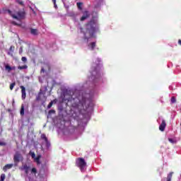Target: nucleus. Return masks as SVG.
<instances>
[{
	"label": "nucleus",
	"mask_w": 181,
	"mask_h": 181,
	"mask_svg": "<svg viewBox=\"0 0 181 181\" xmlns=\"http://www.w3.org/2000/svg\"><path fill=\"white\" fill-rule=\"evenodd\" d=\"M30 153H31L32 158H35L36 157V154H35V153L30 152Z\"/></svg>",
	"instance_id": "obj_29"
},
{
	"label": "nucleus",
	"mask_w": 181,
	"mask_h": 181,
	"mask_svg": "<svg viewBox=\"0 0 181 181\" xmlns=\"http://www.w3.org/2000/svg\"><path fill=\"white\" fill-rule=\"evenodd\" d=\"M21 170H24L25 175L28 176V175H29V170H30V167L28 166V165L25 164L23 165H22V167L21 168Z\"/></svg>",
	"instance_id": "obj_9"
},
{
	"label": "nucleus",
	"mask_w": 181,
	"mask_h": 181,
	"mask_svg": "<svg viewBox=\"0 0 181 181\" xmlns=\"http://www.w3.org/2000/svg\"><path fill=\"white\" fill-rule=\"evenodd\" d=\"M97 94V90L93 89L89 93H86L80 88V84H77L72 89H66L64 93L62 102L66 105L71 106V110L76 115L81 114L83 110H87L90 105H93V97Z\"/></svg>",
	"instance_id": "obj_1"
},
{
	"label": "nucleus",
	"mask_w": 181,
	"mask_h": 181,
	"mask_svg": "<svg viewBox=\"0 0 181 181\" xmlns=\"http://www.w3.org/2000/svg\"><path fill=\"white\" fill-rule=\"evenodd\" d=\"M13 52H12V51H9L8 52V54H9V56H13Z\"/></svg>",
	"instance_id": "obj_31"
},
{
	"label": "nucleus",
	"mask_w": 181,
	"mask_h": 181,
	"mask_svg": "<svg viewBox=\"0 0 181 181\" xmlns=\"http://www.w3.org/2000/svg\"><path fill=\"white\" fill-rule=\"evenodd\" d=\"M5 69H6V70H8V72L11 71V70H15V67L12 68L11 66H9L8 65H6L5 66Z\"/></svg>",
	"instance_id": "obj_18"
},
{
	"label": "nucleus",
	"mask_w": 181,
	"mask_h": 181,
	"mask_svg": "<svg viewBox=\"0 0 181 181\" xmlns=\"http://www.w3.org/2000/svg\"><path fill=\"white\" fill-rule=\"evenodd\" d=\"M10 52H13V49H12V47H10Z\"/></svg>",
	"instance_id": "obj_36"
},
{
	"label": "nucleus",
	"mask_w": 181,
	"mask_h": 181,
	"mask_svg": "<svg viewBox=\"0 0 181 181\" xmlns=\"http://www.w3.org/2000/svg\"><path fill=\"white\" fill-rule=\"evenodd\" d=\"M55 111L54 110H51L49 111V114H54Z\"/></svg>",
	"instance_id": "obj_30"
},
{
	"label": "nucleus",
	"mask_w": 181,
	"mask_h": 181,
	"mask_svg": "<svg viewBox=\"0 0 181 181\" xmlns=\"http://www.w3.org/2000/svg\"><path fill=\"white\" fill-rule=\"evenodd\" d=\"M171 103L173 104V103H176V98H175L174 97H173L172 98H171Z\"/></svg>",
	"instance_id": "obj_27"
},
{
	"label": "nucleus",
	"mask_w": 181,
	"mask_h": 181,
	"mask_svg": "<svg viewBox=\"0 0 181 181\" xmlns=\"http://www.w3.org/2000/svg\"><path fill=\"white\" fill-rule=\"evenodd\" d=\"M54 5V8H57V5L56 4V3Z\"/></svg>",
	"instance_id": "obj_40"
},
{
	"label": "nucleus",
	"mask_w": 181,
	"mask_h": 181,
	"mask_svg": "<svg viewBox=\"0 0 181 181\" xmlns=\"http://www.w3.org/2000/svg\"><path fill=\"white\" fill-rule=\"evenodd\" d=\"M45 100H46V98H45Z\"/></svg>",
	"instance_id": "obj_43"
},
{
	"label": "nucleus",
	"mask_w": 181,
	"mask_h": 181,
	"mask_svg": "<svg viewBox=\"0 0 181 181\" xmlns=\"http://www.w3.org/2000/svg\"><path fill=\"white\" fill-rule=\"evenodd\" d=\"M45 73V69H42V70H41V73Z\"/></svg>",
	"instance_id": "obj_39"
},
{
	"label": "nucleus",
	"mask_w": 181,
	"mask_h": 181,
	"mask_svg": "<svg viewBox=\"0 0 181 181\" xmlns=\"http://www.w3.org/2000/svg\"><path fill=\"white\" fill-rule=\"evenodd\" d=\"M8 13L9 15H11V18L14 19L15 21H11V23L13 25H16V26H21L22 25V21L23 19H25V12L24 11H14L12 12L10 10L8 11Z\"/></svg>",
	"instance_id": "obj_4"
},
{
	"label": "nucleus",
	"mask_w": 181,
	"mask_h": 181,
	"mask_svg": "<svg viewBox=\"0 0 181 181\" xmlns=\"http://www.w3.org/2000/svg\"><path fill=\"white\" fill-rule=\"evenodd\" d=\"M101 59L96 58L94 59V63L93 65L92 70L90 71V76L88 78L86 81V84L90 86V87H95V84L100 81V78H101V69L103 67V64H101Z\"/></svg>",
	"instance_id": "obj_3"
},
{
	"label": "nucleus",
	"mask_w": 181,
	"mask_h": 181,
	"mask_svg": "<svg viewBox=\"0 0 181 181\" xmlns=\"http://www.w3.org/2000/svg\"><path fill=\"white\" fill-rule=\"evenodd\" d=\"M57 127H59V124H57Z\"/></svg>",
	"instance_id": "obj_44"
},
{
	"label": "nucleus",
	"mask_w": 181,
	"mask_h": 181,
	"mask_svg": "<svg viewBox=\"0 0 181 181\" xmlns=\"http://www.w3.org/2000/svg\"><path fill=\"white\" fill-rule=\"evenodd\" d=\"M18 69L19 70H26V69H28V66L27 65H24V66H19L18 67Z\"/></svg>",
	"instance_id": "obj_17"
},
{
	"label": "nucleus",
	"mask_w": 181,
	"mask_h": 181,
	"mask_svg": "<svg viewBox=\"0 0 181 181\" xmlns=\"http://www.w3.org/2000/svg\"><path fill=\"white\" fill-rule=\"evenodd\" d=\"M37 162H39V158H37Z\"/></svg>",
	"instance_id": "obj_41"
},
{
	"label": "nucleus",
	"mask_w": 181,
	"mask_h": 181,
	"mask_svg": "<svg viewBox=\"0 0 181 181\" xmlns=\"http://www.w3.org/2000/svg\"><path fill=\"white\" fill-rule=\"evenodd\" d=\"M22 62H23L24 63H25V62H28V59L25 57H23L21 58Z\"/></svg>",
	"instance_id": "obj_26"
},
{
	"label": "nucleus",
	"mask_w": 181,
	"mask_h": 181,
	"mask_svg": "<svg viewBox=\"0 0 181 181\" xmlns=\"http://www.w3.org/2000/svg\"><path fill=\"white\" fill-rule=\"evenodd\" d=\"M21 88L22 93V100H25V98H26V89L24 88V86H21Z\"/></svg>",
	"instance_id": "obj_13"
},
{
	"label": "nucleus",
	"mask_w": 181,
	"mask_h": 181,
	"mask_svg": "<svg viewBox=\"0 0 181 181\" xmlns=\"http://www.w3.org/2000/svg\"><path fill=\"white\" fill-rule=\"evenodd\" d=\"M169 142H170V144H176V140L173 139H168Z\"/></svg>",
	"instance_id": "obj_24"
},
{
	"label": "nucleus",
	"mask_w": 181,
	"mask_h": 181,
	"mask_svg": "<svg viewBox=\"0 0 181 181\" xmlns=\"http://www.w3.org/2000/svg\"><path fill=\"white\" fill-rule=\"evenodd\" d=\"M62 1L64 2V0H62Z\"/></svg>",
	"instance_id": "obj_42"
},
{
	"label": "nucleus",
	"mask_w": 181,
	"mask_h": 181,
	"mask_svg": "<svg viewBox=\"0 0 181 181\" xmlns=\"http://www.w3.org/2000/svg\"><path fill=\"white\" fill-rule=\"evenodd\" d=\"M41 139H42V145H45L46 146V149H50V141L47 139V137H46L45 134L41 135Z\"/></svg>",
	"instance_id": "obj_6"
},
{
	"label": "nucleus",
	"mask_w": 181,
	"mask_h": 181,
	"mask_svg": "<svg viewBox=\"0 0 181 181\" xmlns=\"http://www.w3.org/2000/svg\"><path fill=\"white\" fill-rule=\"evenodd\" d=\"M22 52H23V48L22 47H21L20 49H19L20 54H22Z\"/></svg>",
	"instance_id": "obj_28"
},
{
	"label": "nucleus",
	"mask_w": 181,
	"mask_h": 181,
	"mask_svg": "<svg viewBox=\"0 0 181 181\" xmlns=\"http://www.w3.org/2000/svg\"><path fill=\"white\" fill-rule=\"evenodd\" d=\"M13 159L15 163H16V162H20V160L22 159V155H21L19 153H16Z\"/></svg>",
	"instance_id": "obj_12"
},
{
	"label": "nucleus",
	"mask_w": 181,
	"mask_h": 181,
	"mask_svg": "<svg viewBox=\"0 0 181 181\" xmlns=\"http://www.w3.org/2000/svg\"><path fill=\"white\" fill-rule=\"evenodd\" d=\"M5 145V143L0 141V146H4Z\"/></svg>",
	"instance_id": "obj_32"
},
{
	"label": "nucleus",
	"mask_w": 181,
	"mask_h": 181,
	"mask_svg": "<svg viewBox=\"0 0 181 181\" xmlns=\"http://www.w3.org/2000/svg\"><path fill=\"white\" fill-rule=\"evenodd\" d=\"M76 166L79 168L81 172L82 173H84L86 172V170L87 169V163L84 160V158H79L76 160Z\"/></svg>",
	"instance_id": "obj_5"
},
{
	"label": "nucleus",
	"mask_w": 181,
	"mask_h": 181,
	"mask_svg": "<svg viewBox=\"0 0 181 181\" xmlns=\"http://www.w3.org/2000/svg\"><path fill=\"white\" fill-rule=\"evenodd\" d=\"M173 175V172H171L168 174L167 177V181H171L172 180V176Z\"/></svg>",
	"instance_id": "obj_16"
},
{
	"label": "nucleus",
	"mask_w": 181,
	"mask_h": 181,
	"mask_svg": "<svg viewBox=\"0 0 181 181\" xmlns=\"http://www.w3.org/2000/svg\"><path fill=\"white\" fill-rule=\"evenodd\" d=\"M64 124H65L64 121H62V124L61 128H63L64 127Z\"/></svg>",
	"instance_id": "obj_34"
},
{
	"label": "nucleus",
	"mask_w": 181,
	"mask_h": 181,
	"mask_svg": "<svg viewBox=\"0 0 181 181\" xmlns=\"http://www.w3.org/2000/svg\"><path fill=\"white\" fill-rule=\"evenodd\" d=\"M88 18H90V12L88 11H84L83 12V16L80 18V21L83 22L86 21V19H88Z\"/></svg>",
	"instance_id": "obj_8"
},
{
	"label": "nucleus",
	"mask_w": 181,
	"mask_h": 181,
	"mask_svg": "<svg viewBox=\"0 0 181 181\" xmlns=\"http://www.w3.org/2000/svg\"><path fill=\"white\" fill-rule=\"evenodd\" d=\"M13 167V164H6L4 168H3V170L4 172H6V170H8V169H12V168Z\"/></svg>",
	"instance_id": "obj_14"
},
{
	"label": "nucleus",
	"mask_w": 181,
	"mask_h": 181,
	"mask_svg": "<svg viewBox=\"0 0 181 181\" xmlns=\"http://www.w3.org/2000/svg\"><path fill=\"white\" fill-rule=\"evenodd\" d=\"M46 91H47V87L45 88V91H43V90L40 89L39 95L37 97V101H39V100H41L42 95H45V94H46Z\"/></svg>",
	"instance_id": "obj_10"
},
{
	"label": "nucleus",
	"mask_w": 181,
	"mask_h": 181,
	"mask_svg": "<svg viewBox=\"0 0 181 181\" xmlns=\"http://www.w3.org/2000/svg\"><path fill=\"white\" fill-rule=\"evenodd\" d=\"M53 103H54V100L51 101V102L49 103V105H47V108H48V109L52 108V106L53 105Z\"/></svg>",
	"instance_id": "obj_23"
},
{
	"label": "nucleus",
	"mask_w": 181,
	"mask_h": 181,
	"mask_svg": "<svg viewBox=\"0 0 181 181\" xmlns=\"http://www.w3.org/2000/svg\"><path fill=\"white\" fill-rule=\"evenodd\" d=\"M25 180H26V181H30V177H26V178H25Z\"/></svg>",
	"instance_id": "obj_35"
},
{
	"label": "nucleus",
	"mask_w": 181,
	"mask_h": 181,
	"mask_svg": "<svg viewBox=\"0 0 181 181\" xmlns=\"http://www.w3.org/2000/svg\"><path fill=\"white\" fill-rule=\"evenodd\" d=\"M161 124L159 126V129L160 131H161L162 132H163V131H165V128H166V122L165 121L164 119H161Z\"/></svg>",
	"instance_id": "obj_11"
},
{
	"label": "nucleus",
	"mask_w": 181,
	"mask_h": 181,
	"mask_svg": "<svg viewBox=\"0 0 181 181\" xmlns=\"http://www.w3.org/2000/svg\"><path fill=\"white\" fill-rule=\"evenodd\" d=\"M68 16H70V18H72V20L75 23H78V13L71 11L68 13Z\"/></svg>",
	"instance_id": "obj_7"
},
{
	"label": "nucleus",
	"mask_w": 181,
	"mask_h": 181,
	"mask_svg": "<svg viewBox=\"0 0 181 181\" xmlns=\"http://www.w3.org/2000/svg\"><path fill=\"white\" fill-rule=\"evenodd\" d=\"M20 114L21 115H25V106L23 105H21Z\"/></svg>",
	"instance_id": "obj_15"
},
{
	"label": "nucleus",
	"mask_w": 181,
	"mask_h": 181,
	"mask_svg": "<svg viewBox=\"0 0 181 181\" xmlns=\"http://www.w3.org/2000/svg\"><path fill=\"white\" fill-rule=\"evenodd\" d=\"M6 177V176L5 175V174H1L0 177V181H4Z\"/></svg>",
	"instance_id": "obj_21"
},
{
	"label": "nucleus",
	"mask_w": 181,
	"mask_h": 181,
	"mask_svg": "<svg viewBox=\"0 0 181 181\" xmlns=\"http://www.w3.org/2000/svg\"><path fill=\"white\" fill-rule=\"evenodd\" d=\"M18 4H20V5H23V1H18Z\"/></svg>",
	"instance_id": "obj_33"
},
{
	"label": "nucleus",
	"mask_w": 181,
	"mask_h": 181,
	"mask_svg": "<svg viewBox=\"0 0 181 181\" xmlns=\"http://www.w3.org/2000/svg\"><path fill=\"white\" fill-rule=\"evenodd\" d=\"M98 31V21L97 17H93L89 23H88L84 28H81L80 24L78 25V32L82 33L83 40L88 43V49L94 50L95 47V42L93 41L95 39L94 35Z\"/></svg>",
	"instance_id": "obj_2"
},
{
	"label": "nucleus",
	"mask_w": 181,
	"mask_h": 181,
	"mask_svg": "<svg viewBox=\"0 0 181 181\" xmlns=\"http://www.w3.org/2000/svg\"><path fill=\"white\" fill-rule=\"evenodd\" d=\"M30 32L32 35H37V30L36 29H31Z\"/></svg>",
	"instance_id": "obj_19"
},
{
	"label": "nucleus",
	"mask_w": 181,
	"mask_h": 181,
	"mask_svg": "<svg viewBox=\"0 0 181 181\" xmlns=\"http://www.w3.org/2000/svg\"><path fill=\"white\" fill-rule=\"evenodd\" d=\"M54 5H56V0H52Z\"/></svg>",
	"instance_id": "obj_37"
},
{
	"label": "nucleus",
	"mask_w": 181,
	"mask_h": 181,
	"mask_svg": "<svg viewBox=\"0 0 181 181\" xmlns=\"http://www.w3.org/2000/svg\"><path fill=\"white\" fill-rule=\"evenodd\" d=\"M76 5H77L78 9H80V10L83 9V8L81 7V6H83V3H81V2H78V3L76 4Z\"/></svg>",
	"instance_id": "obj_20"
},
{
	"label": "nucleus",
	"mask_w": 181,
	"mask_h": 181,
	"mask_svg": "<svg viewBox=\"0 0 181 181\" xmlns=\"http://www.w3.org/2000/svg\"><path fill=\"white\" fill-rule=\"evenodd\" d=\"M31 173H32L33 175H36V173H37V170H36L35 168H32V170H31Z\"/></svg>",
	"instance_id": "obj_22"
},
{
	"label": "nucleus",
	"mask_w": 181,
	"mask_h": 181,
	"mask_svg": "<svg viewBox=\"0 0 181 181\" xmlns=\"http://www.w3.org/2000/svg\"><path fill=\"white\" fill-rule=\"evenodd\" d=\"M178 43H179V45H180V46H181V40H178Z\"/></svg>",
	"instance_id": "obj_38"
},
{
	"label": "nucleus",
	"mask_w": 181,
	"mask_h": 181,
	"mask_svg": "<svg viewBox=\"0 0 181 181\" xmlns=\"http://www.w3.org/2000/svg\"><path fill=\"white\" fill-rule=\"evenodd\" d=\"M15 86H16V83H12L10 85V90H13V87H15Z\"/></svg>",
	"instance_id": "obj_25"
}]
</instances>
